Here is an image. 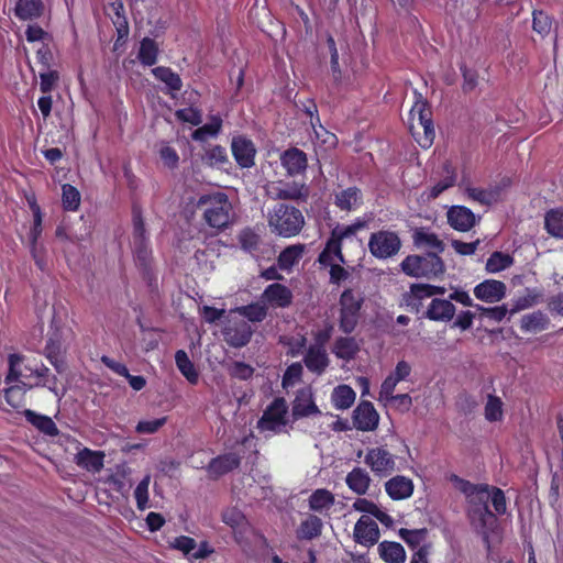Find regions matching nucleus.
Returning a JSON list of instances; mask_svg holds the SVG:
<instances>
[{
  "mask_svg": "<svg viewBox=\"0 0 563 563\" xmlns=\"http://www.w3.org/2000/svg\"><path fill=\"white\" fill-rule=\"evenodd\" d=\"M386 492L395 500L405 499L412 495V481L405 476H395L386 482Z\"/></svg>",
  "mask_w": 563,
  "mask_h": 563,
  "instance_id": "nucleus-26",
  "label": "nucleus"
},
{
  "mask_svg": "<svg viewBox=\"0 0 563 563\" xmlns=\"http://www.w3.org/2000/svg\"><path fill=\"white\" fill-rule=\"evenodd\" d=\"M506 290L505 283L496 279H486L475 286L474 295L482 301L494 303L505 298Z\"/></svg>",
  "mask_w": 563,
  "mask_h": 563,
  "instance_id": "nucleus-15",
  "label": "nucleus"
},
{
  "mask_svg": "<svg viewBox=\"0 0 563 563\" xmlns=\"http://www.w3.org/2000/svg\"><path fill=\"white\" fill-rule=\"evenodd\" d=\"M333 406L336 409H347L352 406V387L349 385H339L331 395Z\"/></svg>",
  "mask_w": 563,
  "mask_h": 563,
  "instance_id": "nucleus-48",
  "label": "nucleus"
},
{
  "mask_svg": "<svg viewBox=\"0 0 563 563\" xmlns=\"http://www.w3.org/2000/svg\"><path fill=\"white\" fill-rule=\"evenodd\" d=\"M241 249L255 255L260 250L261 236L251 228L243 229L238 236Z\"/></svg>",
  "mask_w": 563,
  "mask_h": 563,
  "instance_id": "nucleus-43",
  "label": "nucleus"
},
{
  "mask_svg": "<svg viewBox=\"0 0 563 563\" xmlns=\"http://www.w3.org/2000/svg\"><path fill=\"white\" fill-rule=\"evenodd\" d=\"M175 362L180 371V373L186 377V379L196 385L199 379V374L195 368L194 363L188 357L187 353L184 350H178L175 354Z\"/></svg>",
  "mask_w": 563,
  "mask_h": 563,
  "instance_id": "nucleus-39",
  "label": "nucleus"
},
{
  "mask_svg": "<svg viewBox=\"0 0 563 563\" xmlns=\"http://www.w3.org/2000/svg\"><path fill=\"white\" fill-rule=\"evenodd\" d=\"M62 343L58 338L51 336L45 344L44 355L58 373L64 369V361L60 358Z\"/></svg>",
  "mask_w": 563,
  "mask_h": 563,
  "instance_id": "nucleus-42",
  "label": "nucleus"
},
{
  "mask_svg": "<svg viewBox=\"0 0 563 563\" xmlns=\"http://www.w3.org/2000/svg\"><path fill=\"white\" fill-rule=\"evenodd\" d=\"M379 539L377 523L366 515H363L354 525V541L363 545H374Z\"/></svg>",
  "mask_w": 563,
  "mask_h": 563,
  "instance_id": "nucleus-16",
  "label": "nucleus"
},
{
  "mask_svg": "<svg viewBox=\"0 0 563 563\" xmlns=\"http://www.w3.org/2000/svg\"><path fill=\"white\" fill-rule=\"evenodd\" d=\"M266 194L275 200H299L307 197L303 186H299L296 181H272L266 186Z\"/></svg>",
  "mask_w": 563,
  "mask_h": 563,
  "instance_id": "nucleus-11",
  "label": "nucleus"
},
{
  "mask_svg": "<svg viewBox=\"0 0 563 563\" xmlns=\"http://www.w3.org/2000/svg\"><path fill=\"white\" fill-rule=\"evenodd\" d=\"M45 10L42 0H18L14 7V15L21 21L40 19Z\"/></svg>",
  "mask_w": 563,
  "mask_h": 563,
  "instance_id": "nucleus-23",
  "label": "nucleus"
},
{
  "mask_svg": "<svg viewBox=\"0 0 563 563\" xmlns=\"http://www.w3.org/2000/svg\"><path fill=\"white\" fill-rule=\"evenodd\" d=\"M173 549L183 552L187 556H192L194 550L197 548V542L194 538L188 536H179L170 543Z\"/></svg>",
  "mask_w": 563,
  "mask_h": 563,
  "instance_id": "nucleus-61",
  "label": "nucleus"
},
{
  "mask_svg": "<svg viewBox=\"0 0 563 563\" xmlns=\"http://www.w3.org/2000/svg\"><path fill=\"white\" fill-rule=\"evenodd\" d=\"M514 264V258L509 254L496 251L494 252L486 262V271L488 273H498Z\"/></svg>",
  "mask_w": 563,
  "mask_h": 563,
  "instance_id": "nucleus-47",
  "label": "nucleus"
},
{
  "mask_svg": "<svg viewBox=\"0 0 563 563\" xmlns=\"http://www.w3.org/2000/svg\"><path fill=\"white\" fill-rule=\"evenodd\" d=\"M229 372L233 378H238L240 380H247L254 375V368L242 361L233 362Z\"/></svg>",
  "mask_w": 563,
  "mask_h": 563,
  "instance_id": "nucleus-62",
  "label": "nucleus"
},
{
  "mask_svg": "<svg viewBox=\"0 0 563 563\" xmlns=\"http://www.w3.org/2000/svg\"><path fill=\"white\" fill-rule=\"evenodd\" d=\"M112 22L117 31V40L114 42V49L123 46L130 33L129 22L125 15L119 18H112Z\"/></svg>",
  "mask_w": 563,
  "mask_h": 563,
  "instance_id": "nucleus-54",
  "label": "nucleus"
},
{
  "mask_svg": "<svg viewBox=\"0 0 563 563\" xmlns=\"http://www.w3.org/2000/svg\"><path fill=\"white\" fill-rule=\"evenodd\" d=\"M205 223L217 231H224L233 221V206L225 192L201 195L196 203Z\"/></svg>",
  "mask_w": 563,
  "mask_h": 563,
  "instance_id": "nucleus-2",
  "label": "nucleus"
},
{
  "mask_svg": "<svg viewBox=\"0 0 563 563\" xmlns=\"http://www.w3.org/2000/svg\"><path fill=\"white\" fill-rule=\"evenodd\" d=\"M292 291L280 283L268 285L261 295V301L276 308H288L292 303Z\"/></svg>",
  "mask_w": 563,
  "mask_h": 563,
  "instance_id": "nucleus-12",
  "label": "nucleus"
},
{
  "mask_svg": "<svg viewBox=\"0 0 563 563\" xmlns=\"http://www.w3.org/2000/svg\"><path fill=\"white\" fill-rule=\"evenodd\" d=\"M402 273L413 278H435L445 271L442 258L435 252L423 255H408L400 263Z\"/></svg>",
  "mask_w": 563,
  "mask_h": 563,
  "instance_id": "nucleus-5",
  "label": "nucleus"
},
{
  "mask_svg": "<svg viewBox=\"0 0 563 563\" xmlns=\"http://www.w3.org/2000/svg\"><path fill=\"white\" fill-rule=\"evenodd\" d=\"M8 363L7 384L19 382L29 389L46 387L56 396L58 395L57 377L49 375V368L41 360L13 353L9 355Z\"/></svg>",
  "mask_w": 563,
  "mask_h": 563,
  "instance_id": "nucleus-1",
  "label": "nucleus"
},
{
  "mask_svg": "<svg viewBox=\"0 0 563 563\" xmlns=\"http://www.w3.org/2000/svg\"><path fill=\"white\" fill-rule=\"evenodd\" d=\"M305 224L302 212L286 203L274 207L268 217V225L273 233L283 238H292L300 233Z\"/></svg>",
  "mask_w": 563,
  "mask_h": 563,
  "instance_id": "nucleus-4",
  "label": "nucleus"
},
{
  "mask_svg": "<svg viewBox=\"0 0 563 563\" xmlns=\"http://www.w3.org/2000/svg\"><path fill=\"white\" fill-rule=\"evenodd\" d=\"M148 234L145 228L142 207L137 203L132 205V245L148 243Z\"/></svg>",
  "mask_w": 563,
  "mask_h": 563,
  "instance_id": "nucleus-28",
  "label": "nucleus"
},
{
  "mask_svg": "<svg viewBox=\"0 0 563 563\" xmlns=\"http://www.w3.org/2000/svg\"><path fill=\"white\" fill-rule=\"evenodd\" d=\"M489 494H490L489 500L492 501V505L495 509L494 514L496 516L505 515L507 511V503H506V496H505L504 490L496 486H490Z\"/></svg>",
  "mask_w": 563,
  "mask_h": 563,
  "instance_id": "nucleus-59",
  "label": "nucleus"
},
{
  "mask_svg": "<svg viewBox=\"0 0 563 563\" xmlns=\"http://www.w3.org/2000/svg\"><path fill=\"white\" fill-rule=\"evenodd\" d=\"M159 54L158 44L151 37H144L140 42L137 59L143 66H153L157 63Z\"/></svg>",
  "mask_w": 563,
  "mask_h": 563,
  "instance_id": "nucleus-33",
  "label": "nucleus"
},
{
  "mask_svg": "<svg viewBox=\"0 0 563 563\" xmlns=\"http://www.w3.org/2000/svg\"><path fill=\"white\" fill-rule=\"evenodd\" d=\"M80 201L81 195L75 186L70 184L62 186V205L65 211H77L80 207Z\"/></svg>",
  "mask_w": 563,
  "mask_h": 563,
  "instance_id": "nucleus-44",
  "label": "nucleus"
},
{
  "mask_svg": "<svg viewBox=\"0 0 563 563\" xmlns=\"http://www.w3.org/2000/svg\"><path fill=\"white\" fill-rule=\"evenodd\" d=\"M379 556L386 563H405L406 551L398 542L383 541L378 544Z\"/></svg>",
  "mask_w": 563,
  "mask_h": 563,
  "instance_id": "nucleus-31",
  "label": "nucleus"
},
{
  "mask_svg": "<svg viewBox=\"0 0 563 563\" xmlns=\"http://www.w3.org/2000/svg\"><path fill=\"white\" fill-rule=\"evenodd\" d=\"M23 415L27 422L38 429L46 435L55 437L58 434V428L48 416L36 413L31 409H24Z\"/></svg>",
  "mask_w": 563,
  "mask_h": 563,
  "instance_id": "nucleus-29",
  "label": "nucleus"
},
{
  "mask_svg": "<svg viewBox=\"0 0 563 563\" xmlns=\"http://www.w3.org/2000/svg\"><path fill=\"white\" fill-rule=\"evenodd\" d=\"M526 291L527 294L522 297H519L515 301L514 307L509 309L510 314H515L523 309L532 307L533 305L539 302V300L542 297V292L539 291L538 289L527 288Z\"/></svg>",
  "mask_w": 563,
  "mask_h": 563,
  "instance_id": "nucleus-49",
  "label": "nucleus"
},
{
  "mask_svg": "<svg viewBox=\"0 0 563 563\" xmlns=\"http://www.w3.org/2000/svg\"><path fill=\"white\" fill-rule=\"evenodd\" d=\"M240 464L241 456L238 453L230 452L211 459L206 470L209 478L218 479L221 476L236 470Z\"/></svg>",
  "mask_w": 563,
  "mask_h": 563,
  "instance_id": "nucleus-10",
  "label": "nucleus"
},
{
  "mask_svg": "<svg viewBox=\"0 0 563 563\" xmlns=\"http://www.w3.org/2000/svg\"><path fill=\"white\" fill-rule=\"evenodd\" d=\"M549 323H550L549 318L541 310L525 314L521 318V329L525 332L543 331L548 328Z\"/></svg>",
  "mask_w": 563,
  "mask_h": 563,
  "instance_id": "nucleus-37",
  "label": "nucleus"
},
{
  "mask_svg": "<svg viewBox=\"0 0 563 563\" xmlns=\"http://www.w3.org/2000/svg\"><path fill=\"white\" fill-rule=\"evenodd\" d=\"M318 413L320 410L313 400L311 390L309 388L299 389L292 402L294 418L299 419Z\"/></svg>",
  "mask_w": 563,
  "mask_h": 563,
  "instance_id": "nucleus-18",
  "label": "nucleus"
},
{
  "mask_svg": "<svg viewBox=\"0 0 563 563\" xmlns=\"http://www.w3.org/2000/svg\"><path fill=\"white\" fill-rule=\"evenodd\" d=\"M490 486L487 484L467 499L466 516L471 526L488 542L489 533L497 527V517L489 509Z\"/></svg>",
  "mask_w": 563,
  "mask_h": 563,
  "instance_id": "nucleus-3",
  "label": "nucleus"
},
{
  "mask_svg": "<svg viewBox=\"0 0 563 563\" xmlns=\"http://www.w3.org/2000/svg\"><path fill=\"white\" fill-rule=\"evenodd\" d=\"M455 314V306L448 299H432L426 317L433 321H451Z\"/></svg>",
  "mask_w": 563,
  "mask_h": 563,
  "instance_id": "nucleus-22",
  "label": "nucleus"
},
{
  "mask_svg": "<svg viewBox=\"0 0 563 563\" xmlns=\"http://www.w3.org/2000/svg\"><path fill=\"white\" fill-rule=\"evenodd\" d=\"M30 390L23 384L11 385L5 389L4 398L13 409L20 410L25 407V394Z\"/></svg>",
  "mask_w": 563,
  "mask_h": 563,
  "instance_id": "nucleus-46",
  "label": "nucleus"
},
{
  "mask_svg": "<svg viewBox=\"0 0 563 563\" xmlns=\"http://www.w3.org/2000/svg\"><path fill=\"white\" fill-rule=\"evenodd\" d=\"M305 252V245L294 244L285 247L277 257L278 268L282 271H289L295 264L299 262Z\"/></svg>",
  "mask_w": 563,
  "mask_h": 563,
  "instance_id": "nucleus-34",
  "label": "nucleus"
},
{
  "mask_svg": "<svg viewBox=\"0 0 563 563\" xmlns=\"http://www.w3.org/2000/svg\"><path fill=\"white\" fill-rule=\"evenodd\" d=\"M303 363L309 372L320 376L327 371L330 360L327 350H319V347L314 349L309 346L303 356Z\"/></svg>",
  "mask_w": 563,
  "mask_h": 563,
  "instance_id": "nucleus-21",
  "label": "nucleus"
},
{
  "mask_svg": "<svg viewBox=\"0 0 563 563\" xmlns=\"http://www.w3.org/2000/svg\"><path fill=\"white\" fill-rule=\"evenodd\" d=\"M104 453L102 451H92L84 448L76 455V463L82 468L92 472H99L103 467Z\"/></svg>",
  "mask_w": 563,
  "mask_h": 563,
  "instance_id": "nucleus-27",
  "label": "nucleus"
},
{
  "mask_svg": "<svg viewBox=\"0 0 563 563\" xmlns=\"http://www.w3.org/2000/svg\"><path fill=\"white\" fill-rule=\"evenodd\" d=\"M322 520L316 515H308L298 527L296 533L299 540H312L322 532Z\"/></svg>",
  "mask_w": 563,
  "mask_h": 563,
  "instance_id": "nucleus-30",
  "label": "nucleus"
},
{
  "mask_svg": "<svg viewBox=\"0 0 563 563\" xmlns=\"http://www.w3.org/2000/svg\"><path fill=\"white\" fill-rule=\"evenodd\" d=\"M379 415L371 401L363 400L354 409V428L362 431H374L378 427Z\"/></svg>",
  "mask_w": 563,
  "mask_h": 563,
  "instance_id": "nucleus-14",
  "label": "nucleus"
},
{
  "mask_svg": "<svg viewBox=\"0 0 563 563\" xmlns=\"http://www.w3.org/2000/svg\"><path fill=\"white\" fill-rule=\"evenodd\" d=\"M222 129V119L219 114L209 117V122L196 129L191 137L198 142H205L209 136H217Z\"/></svg>",
  "mask_w": 563,
  "mask_h": 563,
  "instance_id": "nucleus-36",
  "label": "nucleus"
},
{
  "mask_svg": "<svg viewBox=\"0 0 563 563\" xmlns=\"http://www.w3.org/2000/svg\"><path fill=\"white\" fill-rule=\"evenodd\" d=\"M551 18L541 10L533 11L532 29L541 35H547L551 30Z\"/></svg>",
  "mask_w": 563,
  "mask_h": 563,
  "instance_id": "nucleus-58",
  "label": "nucleus"
},
{
  "mask_svg": "<svg viewBox=\"0 0 563 563\" xmlns=\"http://www.w3.org/2000/svg\"><path fill=\"white\" fill-rule=\"evenodd\" d=\"M201 161L208 167L220 170H228L232 165L225 147L219 144H214L206 148Z\"/></svg>",
  "mask_w": 563,
  "mask_h": 563,
  "instance_id": "nucleus-20",
  "label": "nucleus"
},
{
  "mask_svg": "<svg viewBox=\"0 0 563 563\" xmlns=\"http://www.w3.org/2000/svg\"><path fill=\"white\" fill-rule=\"evenodd\" d=\"M544 227L554 238H563V209H551L545 213Z\"/></svg>",
  "mask_w": 563,
  "mask_h": 563,
  "instance_id": "nucleus-41",
  "label": "nucleus"
},
{
  "mask_svg": "<svg viewBox=\"0 0 563 563\" xmlns=\"http://www.w3.org/2000/svg\"><path fill=\"white\" fill-rule=\"evenodd\" d=\"M503 417V402L500 398L488 395L487 404L485 406V418L488 421H498Z\"/></svg>",
  "mask_w": 563,
  "mask_h": 563,
  "instance_id": "nucleus-55",
  "label": "nucleus"
},
{
  "mask_svg": "<svg viewBox=\"0 0 563 563\" xmlns=\"http://www.w3.org/2000/svg\"><path fill=\"white\" fill-rule=\"evenodd\" d=\"M333 504V494L324 488L316 489L309 497V508L313 511L322 512L323 510H329Z\"/></svg>",
  "mask_w": 563,
  "mask_h": 563,
  "instance_id": "nucleus-38",
  "label": "nucleus"
},
{
  "mask_svg": "<svg viewBox=\"0 0 563 563\" xmlns=\"http://www.w3.org/2000/svg\"><path fill=\"white\" fill-rule=\"evenodd\" d=\"M132 252L135 265L142 271L144 276L150 275L152 271V249L151 244L142 243V244H133Z\"/></svg>",
  "mask_w": 563,
  "mask_h": 563,
  "instance_id": "nucleus-35",
  "label": "nucleus"
},
{
  "mask_svg": "<svg viewBox=\"0 0 563 563\" xmlns=\"http://www.w3.org/2000/svg\"><path fill=\"white\" fill-rule=\"evenodd\" d=\"M449 224L461 232L470 231L476 224V217L464 206H453L446 213Z\"/></svg>",
  "mask_w": 563,
  "mask_h": 563,
  "instance_id": "nucleus-17",
  "label": "nucleus"
},
{
  "mask_svg": "<svg viewBox=\"0 0 563 563\" xmlns=\"http://www.w3.org/2000/svg\"><path fill=\"white\" fill-rule=\"evenodd\" d=\"M154 77L164 82L169 93L177 92L183 88V80L180 76L175 73L170 67L158 66L152 69Z\"/></svg>",
  "mask_w": 563,
  "mask_h": 563,
  "instance_id": "nucleus-32",
  "label": "nucleus"
},
{
  "mask_svg": "<svg viewBox=\"0 0 563 563\" xmlns=\"http://www.w3.org/2000/svg\"><path fill=\"white\" fill-rule=\"evenodd\" d=\"M287 412L288 407L285 398H275L264 410L263 416L258 420V428L262 430L277 431L280 427L287 424Z\"/></svg>",
  "mask_w": 563,
  "mask_h": 563,
  "instance_id": "nucleus-8",
  "label": "nucleus"
},
{
  "mask_svg": "<svg viewBox=\"0 0 563 563\" xmlns=\"http://www.w3.org/2000/svg\"><path fill=\"white\" fill-rule=\"evenodd\" d=\"M236 312L250 322H262L267 316V306L263 302H251L236 308Z\"/></svg>",
  "mask_w": 563,
  "mask_h": 563,
  "instance_id": "nucleus-45",
  "label": "nucleus"
},
{
  "mask_svg": "<svg viewBox=\"0 0 563 563\" xmlns=\"http://www.w3.org/2000/svg\"><path fill=\"white\" fill-rule=\"evenodd\" d=\"M411 119L415 120L416 115L419 121V128L423 124H427L432 121L431 110L429 103L426 99L419 95V99L416 101L415 106L410 110Z\"/></svg>",
  "mask_w": 563,
  "mask_h": 563,
  "instance_id": "nucleus-51",
  "label": "nucleus"
},
{
  "mask_svg": "<svg viewBox=\"0 0 563 563\" xmlns=\"http://www.w3.org/2000/svg\"><path fill=\"white\" fill-rule=\"evenodd\" d=\"M302 376V365L299 362L291 363L283 375L282 385L288 387L300 380Z\"/></svg>",
  "mask_w": 563,
  "mask_h": 563,
  "instance_id": "nucleus-64",
  "label": "nucleus"
},
{
  "mask_svg": "<svg viewBox=\"0 0 563 563\" xmlns=\"http://www.w3.org/2000/svg\"><path fill=\"white\" fill-rule=\"evenodd\" d=\"M148 485L150 476H145L135 487L134 498L140 510H144L148 507Z\"/></svg>",
  "mask_w": 563,
  "mask_h": 563,
  "instance_id": "nucleus-56",
  "label": "nucleus"
},
{
  "mask_svg": "<svg viewBox=\"0 0 563 563\" xmlns=\"http://www.w3.org/2000/svg\"><path fill=\"white\" fill-rule=\"evenodd\" d=\"M412 240L415 246L429 249V252H435L438 255L445 249V244L435 233L428 232L424 228H417L413 231Z\"/></svg>",
  "mask_w": 563,
  "mask_h": 563,
  "instance_id": "nucleus-24",
  "label": "nucleus"
},
{
  "mask_svg": "<svg viewBox=\"0 0 563 563\" xmlns=\"http://www.w3.org/2000/svg\"><path fill=\"white\" fill-rule=\"evenodd\" d=\"M432 291L429 284H412L408 294V306H418L420 299L431 297Z\"/></svg>",
  "mask_w": 563,
  "mask_h": 563,
  "instance_id": "nucleus-57",
  "label": "nucleus"
},
{
  "mask_svg": "<svg viewBox=\"0 0 563 563\" xmlns=\"http://www.w3.org/2000/svg\"><path fill=\"white\" fill-rule=\"evenodd\" d=\"M297 107L300 110H302L310 118V124H311L312 129L314 130L317 136H319L317 126H319L320 129H323V126L320 122L316 101L313 99H306L305 101L299 100V102L297 103Z\"/></svg>",
  "mask_w": 563,
  "mask_h": 563,
  "instance_id": "nucleus-52",
  "label": "nucleus"
},
{
  "mask_svg": "<svg viewBox=\"0 0 563 563\" xmlns=\"http://www.w3.org/2000/svg\"><path fill=\"white\" fill-rule=\"evenodd\" d=\"M280 161L289 175H298L307 167L306 154L296 147L285 151Z\"/></svg>",
  "mask_w": 563,
  "mask_h": 563,
  "instance_id": "nucleus-25",
  "label": "nucleus"
},
{
  "mask_svg": "<svg viewBox=\"0 0 563 563\" xmlns=\"http://www.w3.org/2000/svg\"><path fill=\"white\" fill-rule=\"evenodd\" d=\"M398 534L411 549H416L419 548L420 544L427 539L428 529L422 528L409 530L401 528L399 529Z\"/></svg>",
  "mask_w": 563,
  "mask_h": 563,
  "instance_id": "nucleus-50",
  "label": "nucleus"
},
{
  "mask_svg": "<svg viewBox=\"0 0 563 563\" xmlns=\"http://www.w3.org/2000/svg\"><path fill=\"white\" fill-rule=\"evenodd\" d=\"M225 342L232 347H243L249 344L253 329L245 320L234 321L223 331Z\"/></svg>",
  "mask_w": 563,
  "mask_h": 563,
  "instance_id": "nucleus-13",
  "label": "nucleus"
},
{
  "mask_svg": "<svg viewBox=\"0 0 563 563\" xmlns=\"http://www.w3.org/2000/svg\"><path fill=\"white\" fill-rule=\"evenodd\" d=\"M340 302L342 305L340 328L345 333L352 332V289H345L342 295Z\"/></svg>",
  "mask_w": 563,
  "mask_h": 563,
  "instance_id": "nucleus-40",
  "label": "nucleus"
},
{
  "mask_svg": "<svg viewBox=\"0 0 563 563\" xmlns=\"http://www.w3.org/2000/svg\"><path fill=\"white\" fill-rule=\"evenodd\" d=\"M167 422V417L154 420H141L135 427V431L141 434H153L157 432Z\"/></svg>",
  "mask_w": 563,
  "mask_h": 563,
  "instance_id": "nucleus-60",
  "label": "nucleus"
},
{
  "mask_svg": "<svg viewBox=\"0 0 563 563\" xmlns=\"http://www.w3.org/2000/svg\"><path fill=\"white\" fill-rule=\"evenodd\" d=\"M231 152L239 167L249 169L255 165L257 150L254 142L245 135L232 137Z\"/></svg>",
  "mask_w": 563,
  "mask_h": 563,
  "instance_id": "nucleus-9",
  "label": "nucleus"
},
{
  "mask_svg": "<svg viewBox=\"0 0 563 563\" xmlns=\"http://www.w3.org/2000/svg\"><path fill=\"white\" fill-rule=\"evenodd\" d=\"M365 462L376 473H390L395 470L393 455L384 449L371 450L365 457Z\"/></svg>",
  "mask_w": 563,
  "mask_h": 563,
  "instance_id": "nucleus-19",
  "label": "nucleus"
},
{
  "mask_svg": "<svg viewBox=\"0 0 563 563\" xmlns=\"http://www.w3.org/2000/svg\"><path fill=\"white\" fill-rule=\"evenodd\" d=\"M401 240L394 231L380 230L369 236L368 249L371 254L379 260L390 258L401 249Z\"/></svg>",
  "mask_w": 563,
  "mask_h": 563,
  "instance_id": "nucleus-6",
  "label": "nucleus"
},
{
  "mask_svg": "<svg viewBox=\"0 0 563 563\" xmlns=\"http://www.w3.org/2000/svg\"><path fill=\"white\" fill-rule=\"evenodd\" d=\"M175 115L179 121L190 123L196 126L199 125L202 121L200 110L192 107L178 109L175 112Z\"/></svg>",
  "mask_w": 563,
  "mask_h": 563,
  "instance_id": "nucleus-63",
  "label": "nucleus"
},
{
  "mask_svg": "<svg viewBox=\"0 0 563 563\" xmlns=\"http://www.w3.org/2000/svg\"><path fill=\"white\" fill-rule=\"evenodd\" d=\"M352 234V224L341 228L336 225L322 252L319 254L318 262L321 266L328 267L336 262H344L342 254V240Z\"/></svg>",
  "mask_w": 563,
  "mask_h": 563,
  "instance_id": "nucleus-7",
  "label": "nucleus"
},
{
  "mask_svg": "<svg viewBox=\"0 0 563 563\" xmlns=\"http://www.w3.org/2000/svg\"><path fill=\"white\" fill-rule=\"evenodd\" d=\"M455 407L460 413L468 416L476 410L478 402L475 397L464 391L456 397Z\"/></svg>",
  "mask_w": 563,
  "mask_h": 563,
  "instance_id": "nucleus-53",
  "label": "nucleus"
}]
</instances>
